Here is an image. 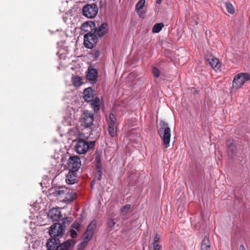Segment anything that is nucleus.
Returning <instances> with one entry per match:
<instances>
[{"instance_id": "obj_1", "label": "nucleus", "mask_w": 250, "mask_h": 250, "mask_svg": "<svg viewBox=\"0 0 250 250\" xmlns=\"http://www.w3.org/2000/svg\"><path fill=\"white\" fill-rule=\"evenodd\" d=\"M158 132L163 140L165 147H168L170 140L171 133L170 129L167 124L161 121L159 124Z\"/></svg>"}, {"instance_id": "obj_2", "label": "nucleus", "mask_w": 250, "mask_h": 250, "mask_svg": "<svg viewBox=\"0 0 250 250\" xmlns=\"http://www.w3.org/2000/svg\"><path fill=\"white\" fill-rule=\"evenodd\" d=\"M95 141L87 142L84 140H79L75 146V151L79 154H85L88 150L93 148Z\"/></svg>"}, {"instance_id": "obj_3", "label": "nucleus", "mask_w": 250, "mask_h": 250, "mask_svg": "<svg viewBox=\"0 0 250 250\" xmlns=\"http://www.w3.org/2000/svg\"><path fill=\"white\" fill-rule=\"evenodd\" d=\"M250 80V75L248 73H240L236 75L233 78L232 84V88L238 89L248 81Z\"/></svg>"}, {"instance_id": "obj_4", "label": "nucleus", "mask_w": 250, "mask_h": 250, "mask_svg": "<svg viewBox=\"0 0 250 250\" xmlns=\"http://www.w3.org/2000/svg\"><path fill=\"white\" fill-rule=\"evenodd\" d=\"M108 130L109 135L112 137H115L117 135V123L115 114L113 113H110L108 120Z\"/></svg>"}, {"instance_id": "obj_5", "label": "nucleus", "mask_w": 250, "mask_h": 250, "mask_svg": "<svg viewBox=\"0 0 250 250\" xmlns=\"http://www.w3.org/2000/svg\"><path fill=\"white\" fill-rule=\"evenodd\" d=\"M65 231V227L60 223H55L50 227L49 234L52 237H62Z\"/></svg>"}, {"instance_id": "obj_6", "label": "nucleus", "mask_w": 250, "mask_h": 250, "mask_svg": "<svg viewBox=\"0 0 250 250\" xmlns=\"http://www.w3.org/2000/svg\"><path fill=\"white\" fill-rule=\"evenodd\" d=\"M98 7L94 4H87L83 8V14L84 16L88 18L95 17L98 13Z\"/></svg>"}, {"instance_id": "obj_7", "label": "nucleus", "mask_w": 250, "mask_h": 250, "mask_svg": "<svg viewBox=\"0 0 250 250\" xmlns=\"http://www.w3.org/2000/svg\"><path fill=\"white\" fill-rule=\"evenodd\" d=\"M94 121V115L88 111H84L81 115L80 121L84 127L90 126Z\"/></svg>"}, {"instance_id": "obj_8", "label": "nucleus", "mask_w": 250, "mask_h": 250, "mask_svg": "<svg viewBox=\"0 0 250 250\" xmlns=\"http://www.w3.org/2000/svg\"><path fill=\"white\" fill-rule=\"evenodd\" d=\"M107 30V25L106 23H98L97 25L95 23V27L92 33L98 39L103 37L106 33Z\"/></svg>"}, {"instance_id": "obj_9", "label": "nucleus", "mask_w": 250, "mask_h": 250, "mask_svg": "<svg viewBox=\"0 0 250 250\" xmlns=\"http://www.w3.org/2000/svg\"><path fill=\"white\" fill-rule=\"evenodd\" d=\"M67 165L69 170L77 171L81 166L79 157L78 156L70 157L68 160Z\"/></svg>"}, {"instance_id": "obj_10", "label": "nucleus", "mask_w": 250, "mask_h": 250, "mask_svg": "<svg viewBox=\"0 0 250 250\" xmlns=\"http://www.w3.org/2000/svg\"><path fill=\"white\" fill-rule=\"evenodd\" d=\"M97 38L92 34L84 36V45L87 48H92L97 43Z\"/></svg>"}, {"instance_id": "obj_11", "label": "nucleus", "mask_w": 250, "mask_h": 250, "mask_svg": "<svg viewBox=\"0 0 250 250\" xmlns=\"http://www.w3.org/2000/svg\"><path fill=\"white\" fill-rule=\"evenodd\" d=\"M98 72L96 69L89 67L87 70L86 78L91 83H95L97 81Z\"/></svg>"}, {"instance_id": "obj_12", "label": "nucleus", "mask_w": 250, "mask_h": 250, "mask_svg": "<svg viewBox=\"0 0 250 250\" xmlns=\"http://www.w3.org/2000/svg\"><path fill=\"white\" fill-rule=\"evenodd\" d=\"M96 227V222L95 220H93L91 222L88 226L87 229L83 234V236L87 237L91 240L93 235L95 232V229Z\"/></svg>"}, {"instance_id": "obj_13", "label": "nucleus", "mask_w": 250, "mask_h": 250, "mask_svg": "<svg viewBox=\"0 0 250 250\" xmlns=\"http://www.w3.org/2000/svg\"><path fill=\"white\" fill-rule=\"evenodd\" d=\"M76 241L74 239H70L67 240L66 242L59 244L57 250H70L74 247Z\"/></svg>"}, {"instance_id": "obj_14", "label": "nucleus", "mask_w": 250, "mask_h": 250, "mask_svg": "<svg viewBox=\"0 0 250 250\" xmlns=\"http://www.w3.org/2000/svg\"><path fill=\"white\" fill-rule=\"evenodd\" d=\"M61 213L59 208H53L48 213V217L52 221H55L60 219Z\"/></svg>"}, {"instance_id": "obj_15", "label": "nucleus", "mask_w": 250, "mask_h": 250, "mask_svg": "<svg viewBox=\"0 0 250 250\" xmlns=\"http://www.w3.org/2000/svg\"><path fill=\"white\" fill-rule=\"evenodd\" d=\"M67 191V189L63 187L54 188L50 190L51 194L58 198H62L64 197V194Z\"/></svg>"}, {"instance_id": "obj_16", "label": "nucleus", "mask_w": 250, "mask_h": 250, "mask_svg": "<svg viewBox=\"0 0 250 250\" xmlns=\"http://www.w3.org/2000/svg\"><path fill=\"white\" fill-rule=\"evenodd\" d=\"M60 243L58 238H51L47 242L46 246L48 250H57V248Z\"/></svg>"}, {"instance_id": "obj_17", "label": "nucleus", "mask_w": 250, "mask_h": 250, "mask_svg": "<svg viewBox=\"0 0 250 250\" xmlns=\"http://www.w3.org/2000/svg\"><path fill=\"white\" fill-rule=\"evenodd\" d=\"M207 60L213 69L215 70H219L221 64L218 59L212 56H210L208 58Z\"/></svg>"}, {"instance_id": "obj_18", "label": "nucleus", "mask_w": 250, "mask_h": 250, "mask_svg": "<svg viewBox=\"0 0 250 250\" xmlns=\"http://www.w3.org/2000/svg\"><path fill=\"white\" fill-rule=\"evenodd\" d=\"M95 27V22L92 21H89L83 23L82 26V31L87 32V34H91L93 32V29Z\"/></svg>"}, {"instance_id": "obj_19", "label": "nucleus", "mask_w": 250, "mask_h": 250, "mask_svg": "<svg viewBox=\"0 0 250 250\" xmlns=\"http://www.w3.org/2000/svg\"><path fill=\"white\" fill-rule=\"evenodd\" d=\"M228 151L231 153L232 155L235 154L237 152V146L236 143L233 140H229L227 142Z\"/></svg>"}, {"instance_id": "obj_20", "label": "nucleus", "mask_w": 250, "mask_h": 250, "mask_svg": "<svg viewBox=\"0 0 250 250\" xmlns=\"http://www.w3.org/2000/svg\"><path fill=\"white\" fill-rule=\"evenodd\" d=\"M76 171L69 170L68 173L66 176L65 181L68 184H73L76 181Z\"/></svg>"}, {"instance_id": "obj_21", "label": "nucleus", "mask_w": 250, "mask_h": 250, "mask_svg": "<svg viewBox=\"0 0 250 250\" xmlns=\"http://www.w3.org/2000/svg\"><path fill=\"white\" fill-rule=\"evenodd\" d=\"M83 98L87 102H91L94 100L93 92L91 88L88 87L84 90Z\"/></svg>"}, {"instance_id": "obj_22", "label": "nucleus", "mask_w": 250, "mask_h": 250, "mask_svg": "<svg viewBox=\"0 0 250 250\" xmlns=\"http://www.w3.org/2000/svg\"><path fill=\"white\" fill-rule=\"evenodd\" d=\"M160 237L157 234L154 238L153 242L149 245V250H160L161 245L159 244Z\"/></svg>"}, {"instance_id": "obj_23", "label": "nucleus", "mask_w": 250, "mask_h": 250, "mask_svg": "<svg viewBox=\"0 0 250 250\" xmlns=\"http://www.w3.org/2000/svg\"><path fill=\"white\" fill-rule=\"evenodd\" d=\"M76 197L77 195L75 192H69L67 191L64 194L63 201L65 203H70L76 199Z\"/></svg>"}, {"instance_id": "obj_24", "label": "nucleus", "mask_w": 250, "mask_h": 250, "mask_svg": "<svg viewBox=\"0 0 250 250\" xmlns=\"http://www.w3.org/2000/svg\"><path fill=\"white\" fill-rule=\"evenodd\" d=\"M71 82L75 87H79L83 83V79L76 75H73L72 77Z\"/></svg>"}, {"instance_id": "obj_25", "label": "nucleus", "mask_w": 250, "mask_h": 250, "mask_svg": "<svg viewBox=\"0 0 250 250\" xmlns=\"http://www.w3.org/2000/svg\"><path fill=\"white\" fill-rule=\"evenodd\" d=\"M210 243L208 238L205 236L201 244V250H210Z\"/></svg>"}, {"instance_id": "obj_26", "label": "nucleus", "mask_w": 250, "mask_h": 250, "mask_svg": "<svg viewBox=\"0 0 250 250\" xmlns=\"http://www.w3.org/2000/svg\"><path fill=\"white\" fill-rule=\"evenodd\" d=\"M75 118L74 115L71 114L68 116H65L64 120V124L67 125H71L74 123Z\"/></svg>"}, {"instance_id": "obj_27", "label": "nucleus", "mask_w": 250, "mask_h": 250, "mask_svg": "<svg viewBox=\"0 0 250 250\" xmlns=\"http://www.w3.org/2000/svg\"><path fill=\"white\" fill-rule=\"evenodd\" d=\"M90 240V239L89 238L83 236V241L77 246L78 250H83L87 246Z\"/></svg>"}, {"instance_id": "obj_28", "label": "nucleus", "mask_w": 250, "mask_h": 250, "mask_svg": "<svg viewBox=\"0 0 250 250\" xmlns=\"http://www.w3.org/2000/svg\"><path fill=\"white\" fill-rule=\"evenodd\" d=\"M163 27L164 24L162 23H156L152 28V32L154 33H159Z\"/></svg>"}, {"instance_id": "obj_29", "label": "nucleus", "mask_w": 250, "mask_h": 250, "mask_svg": "<svg viewBox=\"0 0 250 250\" xmlns=\"http://www.w3.org/2000/svg\"><path fill=\"white\" fill-rule=\"evenodd\" d=\"M225 6L227 11L230 14H233L234 13V8L230 2L229 1L226 2L225 3Z\"/></svg>"}, {"instance_id": "obj_30", "label": "nucleus", "mask_w": 250, "mask_h": 250, "mask_svg": "<svg viewBox=\"0 0 250 250\" xmlns=\"http://www.w3.org/2000/svg\"><path fill=\"white\" fill-rule=\"evenodd\" d=\"M129 139L133 141V142H136V143H138L141 140V138L139 134H137L136 136H135V138H134V133L133 132H131L129 136Z\"/></svg>"}, {"instance_id": "obj_31", "label": "nucleus", "mask_w": 250, "mask_h": 250, "mask_svg": "<svg viewBox=\"0 0 250 250\" xmlns=\"http://www.w3.org/2000/svg\"><path fill=\"white\" fill-rule=\"evenodd\" d=\"M93 103L92 104V107L95 111H97L100 109V104L99 101L100 99H96L95 101H93Z\"/></svg>"}, {"instance_id": "obj_32", "label": "nucleus", "mask_w": 250, "mask_h": 250, "mask_svg": "<svg viewBox=\"0 0 250 250\" xmlns=\"http://www.w3.org/2000/svg\"><path fill=\"white\" fill-rule=\"evenodd\" d=\"M90 55L91 58L94 59H97L100 56V52L97 50H93L90 51Z\"/></svg>"}, {"instance_id": "obj_33", "label": "nucleus", "mask_w": 250, "mask_h": 250, "mask_svg": "<svg viewBox=\"0 0 250 250\" xmlns=\"http://www.w3.org/2000/svg\"><path fill=\"white\" fill-rule=\"evenodd\" d=\"M145 4V0H140L136 4V10H141L144 6Z\"/></svg>"}, {"instance_id": "obj_34", "label": "nucleus", "mask_w": 250, "mask_h": 250, "mask_svg": "<svg viewBox=\"0 0 250 250\" xmlns=\"http://www.w3.org/2000/svg\"><path fill=\"white\" fill-rule=\"evenodd\" d=\"M152 72L153 75L154 76V77H155L156 78H158L159 77L160 72L158 68H157L156 67H153L152 69Z\"/></svg>"}, {"instance_id": "obj_35", "label": "nucleus", "mask_w": 250, "mask_h": 250, "mask_svg": "<svg viewBox=\"0 0 250 250\" xmlns=\"http://www.w3.org/2000/svg\"><path fill=\"white\" fill-rule=\"evenodd\" d=\"M130 206L129 205H126L122 209L121 212L123 215L126 214V212L130 209Z\"/></svg>"}, {"instance_id": "obj_36", "label": "nucleus", "mask_w": 250, "mask_h": 250, "mask_svg": "<svg viewBox=\"0 0 250 250\" xmlns=\"http://www.w3.org/2000/svg\"><path fill=\"white\" fill-rule=\"evenodd\" d=\"M115 222L112 219H110L107 221V225L109 228H112L115 225Z\"/></svg>"}, {"instance_id": "obj_37", "label": "nucleus", "mask_w": 250, "mask_h": 250, "mask_svg": "<svg viewBox=\"0 0 250 250\" xmlns=\"http://www.w3.org/2000/svg\"><path fill=\"white\" fill-rule=\"evenodd\" d=\"M70 234L72 238H76L77 236V233L75 230H71Z\"/></svg>"}, {"instance_id": "obj_38", "label": "nucleus", "mask_w": 250, "mask_h": 250, "mask_svg": "<svg viewBox=\"0 0 250 250\" xmlns=\"http://www.w3.org/2000/svg\"><path fill=\"white\" fill-rule=\"evenodd\" d=\"M137 12L138 13L139 16L141 17V18H143L144 17V15H145V13L144 12H143V10L141 9V10H136Z\"/></svg>"}, {"instance_id": "obj_39", "label": "nucleus", "mask_w": 250, "mask_h": 250, "mask_svg": "<svg viewBox=\"0 0 250 250\" xmlns=\"http://www.w3.org/2000/svg\"><path fill=\"white\" fill-rule=\"evenodd\" d=\"M80 224L78 223H74L73 224V228H74L75 229H79V228H80Z\"/></svg>"}, {"instance_id": "obj_40", "label": "nucleus", "mask_w": 250, "mask_h": 250, "mask_svg": "<svg viewBox=\"0 0 250 250\" xmlns=\"http://www.w3.org/2000/svg\"><path fill=\"white\" fill-rule=\"evenodd\" d=\"M239 250H246V249H245V247L244 246V245H241L240 246Z\"/></svg>"}, {"instance_id": "obj_41", "label": "nucleus", "mask_w": 250, "mask_h": 250, "mask_svg": "<svg viewBox=\"0 0 250 250\" xmlns=\"http://www.w3.org/2000/svg\"><path fill=\"white\" fill-rule=\"evenodd\" d=\"M162 1V0H156V2L157 4H159L161 3Z\"/></svg>"}, {"instance_id": "obj_42", "label": "nucleus", "mask_w": 250, "mask_h": 250, "mask_svg": "<svg viewBox=\"0 0 250 250\" xmlns=\"http://www.w3.org/2000/svg\"><path fill=\"white\" fill-rule=\"evenodd\" d=\"M101 174H100V177L98 178V179L100 180L101 179Z\"/></svg>"}, {"instance_id": "obj_43", "label": "nucleus", "mask_w": 250, "mask_h": 250, "mask_svg": "<svg viewBox=\"0 0 250 250\" xmlns=\"http://www.w3.org/2000/svg\"><path fill=\"white\" fill-rule=\"evenodd\" d=\"M195 22L196 24H197V21H195Z\"/></svg>"}]
</instances>
